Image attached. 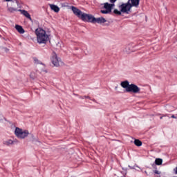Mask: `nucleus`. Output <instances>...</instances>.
<instances>
[{
    "label": "nucleus",
    "mask_w": 177,
    "mask_h": 177,
    "mask_svg": "<svg viewBox=\"0 0 177 177\" xmlns=\"http://www.w3.org/2000/svg\"><path fill=\"white\" fill-rule=\"evenodd\" d=\"M174 171L176 175H177V167H176V168L174 169Z\"/></svg>",
    "instance_id": "nucleus-22"
},
{
    "label": "nucleus",
    "mask_w": 177,
    "mask_h": 177,
    "mask_svg": "<svg viewBox=\"0 0 177 177\" xmlns=\"http://www.w3.org/2000/svg\"><path fill=\"white\" fill-rule=\"evenodd\" d=\"M18 12H21V15L25 16L27 19H29V20H31V15H30V13H28V11H26L24 10H19Z\"/></svg>",
    "instance_id": "nucleus-12"
},
{
    "label": "nucleus",
    "mask_w": 177,
    "mask_h": 177,
    "mask_svg": "<svg viewBox=\"0 0 177 177\" xmlns=\"http://www.w3.org/2000/svg\"><path fill=\"white\" fill-rule=\"evenodd\" d=\"M15 29L17 30V31H18V32H19V34H24L25 32L24 29L23 28V26L20 25H16Z\"/></svg>",
    "instance_id": "nucleus-14"
},
{
    "label": "nucleus",
    "mask_w": 177,
    "mask_h": 177,
    "mask_svg": "<svg viewBox=\"0 0 177 177\" xmlns=\"http://www.w3.org/2000/svg\"><path fill=\"white\" fill-rule=\"evenodd\" d=\"M160 120H162V116L160 117Z\"/></svg>",
    "instance_id": "nucleus-27"
},
{
    "label": "nucleus",
    "mask_w": 177,
    "mask_h": 177,
    "mask_svg": "<svg viewBox=\"0 0 177 177\" xmlns=\"http://www.w3.org/2000/svg\"><path fill=\"white\" fill-rule=\"evenodd\" d=\"M154 174H156V175H160V174H161V171H158V170H154L153 171Z\"/></svg>",
    "instance_id": "nucleus-17"
},
{
    "label": "nucleus",
    "mask_w": 177,
    "mask_h": 177,
    "mask_svg": "<svg viewBox=\"0 0 177 177\" xmlns=\"http://www.w3.org/2000/svg\"><path fill=\"white\" fill-rule=\"evenodd\" d=\"M30 133L27 130H24L23 129H20L17 127L15 130V135L18 138V139H25L27 138Z\"/></svg>",
    "instance_id": "nucleus-5"
},
{
    "label": "nucleus",
    "mask_w": 177,
    "mask_h": 177,
    "mask_svg": "<svg viewBox=\"0 0 177 177\" xmlns=\"http://www.w3.org/2000/svg\"><path fill=\"white\" fill-rule=\"evenodd\" d=\"M133 167H134V169H135V168H139L140 169V167H139V166H138L137 165H135L133 166Z\"/></svg>",
    "instance_id": "nucleus-20"
},
{
    "label": "nucleus",
    "mask_w": 177,
    "mask_h": 177,
    "mask_svg": "<svg viewBox=\"0 0 177 177\" xmlns=\"http://www.w3.org/2000/svg\"><path fill=\"white\" fill-rule=\"evenodd\" d=\"M131 3L129 2L127 3H122V4L119 5L118 8L119 10L115 9L113 10V13L115 15H118V16L121 15L122 13H126V15H128L129 12H131Z\"/></svg>",
    "instance_id": "nucleus-3"
},
{
    "label": "nucleus",
    "mask_w": 177,
    "mask_h": 177,
    "mask_svg": "<svg viewBox=\"0 0 177 177\" xmlns=\"http://www.w3.org/2000/svg\"><path fill=\"white\" fill-rule=\"evenodd\" d=\"M3 50H4V52H6V53L9 52V50L7 48H3Z\"/></svg>",
    "instance_id": "nucleus-19"
},
{
    "label": "nucleus",
    "mask_w": 177,
    "mask_h": 177,
    "mask_svg": "<svg viewBox=\"0 0 177 177\" xmlns=\"http://www.w3.org/2000/svg\"><path fill=\"white\" fill-rule=\"evenodd\" d=\"M35 34L37 37V44H46L50 39L49 33L41 28H37L35 31Z\"/></svg>",
    "instance_id": "nucleus-1"
},
{
    "label": "nucleus",
    "mask_w": 177,
    "mask_h": 177,
    "mask_svg": "<svg viewBox=\"0 0 177 177\" xmlns=\"http://www.w3.org/2000/svg\"><path fill=\"white\" fill-rule=\"evenodd\" d=\"M111 2V4L109 3H104V7L101 10V13L102 15H109L113 10V8L115 6V4H114L115 2H117V0H109Z\"/></svg>",
    "instance_id": "nucleus-4"
},
{
    "label": "nucleus",
    "mask_w": 177,
    "mask_h": 177,
    "mask_svg": "<svg viewBox=\"0 0 177 177\" xmlns=\"http://www.w3.org/2000/svg\"><path fill=\"white\" fill-rule=\"evenodd\" d=\"M68 154H71V153H68Z\"/></svg>",
    "instance_id": "nucleus-28"
},
{
    "label": "nucleus",
    "mask_w": 177,
    "mask_h": 177,
    "mask_svg": "<svg viewBox=\"0 0 177 177\" xmlns=\"http://www.w3.org/2000/svg\"><path fill=\"white\" fill-rule=\"evenodd\" d=\"M71 9H72V11L73 12L74 15H75V16H77V17H79L80 19H82L83 20V21H86L89 15L82 12V11L80 10V9H78L74 6H72Z\"/></svg>",
    "instance_id": "nucleus-6"
},
{
    "label": "nucleus",
    "mask_w": 177,
    "mask_h": 177,
    "mask_svg": "<svg viewBox=\"0 0 177 177\" xmlns=\"http://www.w3.org/2000/svg\"><path fill=\"white\" fill-rule=\"evenodd\" d=\"M15 143V141L10 139H6L3 141V145L5 146H12Z\"/></svg>",
    "instance_id": "nucleus-13"
},
{
    "label": "nucleus",
    "mask_w": 177,
    "mask_h": 177,
    "mask_svg": "<svg viewBox=\"0 0 177 177\" xmlns=\"http://www.w3.org/2000/svg\"><path fill=\"white\" fill-rule=\"evenodd\" d=\"M145 174H147V171H145Z\"/></svg>",
    "instance_id": "nucleus-26"
},
{
    "label": "nucleus",
    "mask_w": 177,
    "mask_h": 177,
    "mask_svg": "<svg viewBox=\"0 0 177 177\" xmlns=\"http://www.w3.org/2000/svg\"><path fill=\"white\" fill-rule=\"evenodd\" d=\"M62 41H59L57 44V46H59V48H62Z\"/></svg>",
    "instance_id": "nucleus-18"
},
{
    "label": "nucleus",
    "mask_w": 177,
    "mask_h": 177,
    "mask_svg": "<svg viewBox=\"0 0 177 177\" xmlns=\"http://www.w3.org/2000/svg\"><path fill=\"white\" fill-rule=\"evenodd\" d=\"M171 118H176V117H175V115H173L171 116Z\"/></svg>",
    "instance_id": "nucleus-24"
},
{
    "label": "nucleus",
    "mask_w": 177,
    "mask_h": 177,
    "mask_svg": "<svg viewBox=\"0 0 177 177\" xmlns=\"http://www.w3.org/2000/svg\"><path fill=\"white\" fill-rule=\"evenodd\" d=\"M50 60L52 64H53L55 67H60V66H63V62H62V59L59 58L56 53L53 54Z\"/></svg>",
    "instance_id": "nucleus-9"
},
{
    "label": "nucleus",
    "mask_w": 177,
    "mask_h": 177,
    "mask_svg": "<svg viewBox=\"0 0 177 177\" xmlns=\"http://www.w3.org/2000/svg\"><path fill=\"white\" fill-rule=\"evenodd\" d=\"M35 62H38V59H35Z\"/></svg>",
    "instance_id": "nucleus-25"
},
{
    "label": "nucleus",
    "mask_w": 177,
    "mask_h": 177,
    "mask_svg": "<svg viewBox=\"0 0 177 177\" xmlns=\"http://www.w3.org/2000/svg\"><path fill=\"white\" fill-rule=\"evenodd\" d=\"M134 144L136 145V146L140 147V146H142V141H140L139 140H135Z\"/></svg>",
    "instance_id": "nucleus-16"
},
{
    "label": "nucleus",
    "mask_w": 177,
    "mask_h": 177,
    "mask_svg": "<svg viewBox=\"0 0 177 177\" xmlns=\"http://www.w3.org/2000/svg\"><path fill=\"white\" fill-rule=\"evenodd\" d=\"M129 168L130 169H135V167H131V165H129Z\"/></svg>",
    "instance_id": "nucleus-21"
},
{
    "label": "nucleus",
    "mask_w": 177,
    "mask_h": 177,
    "mask_svg": "<svg viewBox=\"0 0 177 177\" xmlns=\"http://www.w3.org/2000/svg\"><path fill=\"white\" fill-rule=\"evenodd\" d=\"M49 6L51 9V10H53V12H55V13H59L60 12V8L54 4H49Z\"/></svg>",
    "instance_id": "nucleus-11"
},
{
    "label": "nucleus",
    "mask_w": 177,
    "mask_h": 177,
    "mask_svg": "<svg viewBox=\"0 0 177 177\" xmlns=\"http://www.w3.org/2000/svg\"><path fill=\"white\" fill-rule=\"evenodd\" d=\"M155 163L156 164V165H161V164H162V159H161V158H156L155 160Z\"/></svg>",
    "instance_id": "nucleus-15"
},
{
    "label": "nucleus",
    "mask_w": 177,
    "mask_h": 177,
    "mask_svg": "<svg viewBox=\"0 0 177 177\" xmlns=\"http://www.w3.org/2000/svg\"><path fill=\"white\" fill-rule=\"evenodd\" d=\"M86 21H88L89 23H98V24H103L106 23V19H104L103 17H100L98 18H95L93 15H88V17H87V20Z\"/></svg>",
    "instance_id": "nucleus-8"
},
{
    "label": "nucleus",
    "mask_w": 177,
    "mask_h": 177,
    "mask_svg": "<svg viewBox=\"0 0 177 177\" xmlns=\"http://www.w3.org/2000/svg\"><path fill=\"white\" fill-rule=\"evenodd\" d=\"M6 2H11L12 0H4Z\"/></svg>",
    "instance_id": "nucleus-23"
},
{
    "label": "nucleus",
    "mask_w": 177,
    "mask_h": 177,
    "mask_svg": "<svg viewBox=\"0 0 177 177\" xmlns=\"http://www.w3.org/2000/svg\"><path fill=\"white\" fill-rule=\"evenodd\" d=\"M16 5L19 6V1L17 0H12L10 1V3H7L8 12H10V13L19 12V9L16 8Z\"/></svg>",
    "instance_id": "nucleus-7"
},
{
    "label": "nucleus",
    "mask_w": 177,
    "mask_h": 177,
    "mask_svg": "<svg viewBox=\"0 0 177 177\" xmlns=\"http://www.w3.org/2000/svg\"><path fill=\"white\" fill-rule=\"evenodd\" d=\"M120 86L125 89L126 92L131 93H140V88L135 84H129V81L124 80L120 82Z\"/></svg>",
    "instance_id": "nucleus-2"
},
{
    "label": "nucleus",
    "mask_w": 177,
    "mask_h": 177,
    "mask_svg": "<svg viewBox=\"0 0 177 177\" xmlns=\"http://www.w3.org/2000/svg\"><path fill=\"white\" fill-rule=\"evenodd\" d=\"M140 0H129L128 3H130L131 7L138 8L139 6V2Z\"/></svg>",
    "instance_id": "nucleus-10"
}]
</instances>
